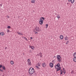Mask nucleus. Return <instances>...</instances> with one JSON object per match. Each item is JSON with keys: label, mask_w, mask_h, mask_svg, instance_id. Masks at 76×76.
Returning <instances> with one entry per match:
<instances>
[{"label": "nucleus", "mask_w": 76, "mask_h": 76, "mask_svg": "<svg viewBox=\"0 0 76 76\" xmlns=\"http://www.w3.org/2000/svg\"><path fill=\"white\" fill-rule=\"evenodd\" d=\"M7 28H8V29H10V28H11V27H10V26H9L7 27Z\"/></svg>", "instance_id": "cd10ccee"}, {"label": "nucleus", "mask_w": 76, "mask_h": 76, "mask_svg": "<svg viewBox=\"0 0 76 76\" xmlns=\"http://www.w3.org/2000/svg\"><path fill=\"white\" fill-rule=\"evenodd\" d=\"M27 64L28 66H31V61L29 59H28L27 60Z\"/></svg>", "instance_id": "7ed1b4c3"}, {"label": "nucleus", "mask_w": 76, "mask_h": 76, "mask_svg": "<svg viewBox=\"0 0 76 76\" xmlns=\"http://www.w3.org/2000/svg\"><path fill=\"white\" fill-rule=\"evenodd\" d=\"M66 44H68V43L66 42Z\"/></svg>", "instance_id": "c03bdc74"}, {"label": "nucleus", "mask_w": 76, "mask_h": 76, "mask_svg": "<svg viewBox=\"0 0 76 76\" xmlns=\"http://www.w3.org/2000/svg\"><path fill=\"white\" fill-rule=\"evenodd\" d=\"M17 33H18L19 35H23V34L21 33H18V32H17Z\"/></svg>", "instance_id": "2eb2a0df"}, {"label": "nucleus", "mask_w": 76, "mask_h": 76, "mask_svg": "<svg viewBox=\"0 0 76 76\" xmlns=\"http://www.w3.org/2000/svg\"><path fill=\"white\" fill-rule=\"evenodd\" d=\"M42 53H39V55L40 57H42Z\"/></svg>", "instance_id": "a878e982"}, {"label": "nucleus", "mask_w": 76, "mask_h": 76, "mask_svg": "<svg viewBox=\"0 0 76 76\" xmlns=\"http://www.w3.org/2000/svg\"><path fill=\"white\" fill-rule=\"evenodd\" d=\"M3 76H4V75H3Z\"/></svg>", "instance_id": "09e8293b"}, {"label": "nucleus", "mask_w": 76, "mask_h": 76, "mask_svg": "<svg viewBox=\"0 0 76 76\" xmlns=\"http://www.w3.org/2000/svg\"><path fill=\"white\" fill-rule=\"evenodd\" d=\"M33 12H34V10H33Z\"/></svg>", "instance_id": "de8ad7c7"}, {"label": "nucleus", "mask_w": 76, "mask_h": 76, "mask_svg": "<svg viewBox=\"0 0 76 76\" xmlns=\"http://www.w3.org/2000/svg\"><path fill=\"white\" fill-rule=\"evenodd\" d=\"M40 20L39 21V24L40 25H42L44 20H43L42 19H40Z\"/></svg>", "instance_id": "20e7f679"}, {"label": "nucleus", "mask_w": 76, "mask_h": 76, "mask_svg": "<svg viewBox=\"0 0 76 76\" xmlns=\"http://www.w3.org/2000/svg\"><path fill=\"white\" fill-rule=\"evenodd\" d=\"M65 40H66V41H67L68 40V37H65Z\"/></svg>", "instance_id": "dca6fc26"}, {"label": "nucleus", "mask_w": 76, "mask_h": 76, "mask_svg": "<svg viewBox=\"0 0 76 76\" xmlns=\"http://www.w3.org/2000/svg\"><path fill=\"white\" fill-rule=\"evenodd\" d=\"M2 69L4 70H6V68H5V66H2Z\"/></svg>", "instance_id": "4be33fe9"}, {"label": "nucleus", "mask_w": 76, "mask_h": 76, "mask_svg": "<svg viewBox=\"0 0 76 76\" xmlns=\"http://www.w3.org/2000/svg\"><path fill=\"white\" fill-rule=\"evenodd\" d=\"M37 65L39 67H40L41 66V63H37Z\"/></svg>", "instance_id": "412c9836"}, {"label": "nucleus", "mask_w": 76, "mask_h": 76, "mask_svg": "<svg viewBox=\"0 0 76 76\" xmlns=\"http://www.w3.org/2000/svg\"><path fill=\"white\" fill-rule=\"evenodd\" d=\"M57 17L58 19H60V15H57Z\"/></svg>", "instance_id": "a211bd4d"}, {"label": "nucleus", "mask_w": 76, "mask_h": 76, "mask_svg": "<svg viewBox=\"0 0 76 76\" xmlns=\"http://www.w3.org/2000/svg\"><path fill=\"white\" fill-rule=\"evenodd\" d=\"M31 3H35V1L34 0H32L31 1Z\"/></svg>", "instance_id": "6ab92c4d"}, {"label": "nucleus", "mask_w": 76, "mask_h": 76, "mask_svg": "<svg viewBox=\"0 0 76 76\" xmlns=\"http://www.w3.org/2000/svg\"><path fill=\"white\" fill-rule=\"evenodd\" d=\"M23 55H24V53H23Z\"/></svg>", "instance_id": "8fccbe9b"}, {"label": "nucleus", "mask_w": 76, "mask_h": 76, "mask_svg": "<svg viewBox=\"0 0 76 76\" xmlns=\"http://www.w3.org/2000/svg\"><path fill=\"white\" fill-rule=\"evenodd\" d=\"M31 48L32 50H34V46H32L31 47Z\"/></svg>", "instance_id": "bb28decb"}, {"label": "nucleus", "mask_w": 76, "mask_h": 76, "mask_svg": "<svg viewBox=\"0 0 76 76\" xmlns=\"http://www.w3.org/2000/svg\"><path fill=\"white\" fill-rule=\"evenodd\" d=\"M3 67V66L1 65H0V68H1V67Z\"/></svg>", "instance_id": "2f4dec72"}, {"label": "nucleus", "mask_w": 76, "mask_h": 76, "mask_svg": "<svg viewBox=\"0 0 76 76\" xmlns=\"http://www.w3.org/2000/svg\"><path fill=\"white\" fill-rule=\"evenodd\" d=\"M7 16V18H10V17L8 15Z\"/></svg>", "instance_id": "e433bc0d"}, {"label": "nucleus", "mask_w": 76, "mask_h": 76, "mask_svg": "<svg viewBox=\"0 0 76 76\" xmlns=\"http://www.w3.org/2000/svg\"><path fill=\"white\" fill-rule=\"evenodd\" d=\"M0 71H1V72H3V69H1Z\"/></svg>", "instance_id": "f704fd0d"}, {"label": "nucleus", "mask_w": 76, "mask_h": 76, "mask_svg": "<svg viewBox=\"0 0 76 76\" xmlns=\"http://www.w3.org/2000/svg\"><path fill=\"white\" fill-rule=\"evenodd\" d=\"M74 73V71H72L71 72V73L73 74Z\"/></svg>", "instance_id": "c9c22d12"}, {"label": "nucleus", "mask_w": 76, "mask_h": 76, "mask_svg": "<svg viewBox=\"0 0 76 76\" xmlns=\"http://www.w3.org/2000/svg\"><path fill=\"white\" fill-rule=\"evenodd\" d=\"M57 60L59 61V62H61V59H60V58L58 59Z\"/></svg>", "instance_id": "aec40b11"}, {"label": "nucleus", "mask_w": 76, "mask_h": 76, "mask_svg": "<svg viewBox=\"0 0 76 76\" xmlns=\"http://www.w3.org/2000/svg\"><path fill=\"white\" fill-rule=\"evenodd\" d=\"M41 31V29L39 27L36 26V28L34 29V32H35V34H38L37 32H40Z\"/></svg>", "instance_id": "f03ea898"}, {"label": "nucleus", "mask_w": 76, "mask_h": 76, "mask_svg": "<svg viewBox=\"0 0 76 76\" xmlns=\"http://www.w3.org/2000/svg\"><path fill=\"white\" fill-rule=\"evenodd\" d=\"M48 24H46V28H48Z\"/></svg>", "instance_id": "c756f323"}, {"label": "nucleus", "mask_w": 76, "mask_h": 76, "mask_svg": "<svg viewBox=\"0 0 76 76\" xmlns=\"http://www.w3.org/2000/svg\"><path fill=\"white\" fill-rule=\"evenodd\" d=\"M56 69H57L56 71L57 72H58L59 70H60V69L58 68H56V66H55Z\"/></svg>", "instance_id": "9d476101"}, {"label": "nucleus", "mask_w": 76, "mask_h": 76, "mask_svg": "<svg viewBox=\"0 0 76 76\" xmlns=\"http://www.w3.org/2000/svg\"><path fill=\"white\" fill-rule=\"evenodd\" d=\"M10 63L11 64H14V62L12 61H11Z\"/></svg>", "instance_id": "f3484780"}, {"label": "nucleus", "mask_w": 76, "mask_h": 76, "mask_svg": "<svg viewBox=\"0 0 76 76\" xmlns=\"http://www.w3.org/2000/svg\"><path fill=\"white\" fill-rule=\"evenodd\" d=\"M73 61H74V62H76V58L75 57H74L73 58Z\"/></svg>", "instance_id": "4468645a"}, {"label": "nucleus", "mask_w": 76, "mask_h": 76, "mask_svg": "<svg viewBox=\"0 0 76 76\" xmlns=\"http://www.w3.org/2000/svg\"><path fill=\"white\" fill-rule=\"evenodd\" d=\"M0 6H1H1H2V5H1V4H0Z\"/></svg>", "instance_id": "ea45409f"}, {"label": "nucleus", "mask_w": 76, "mask_h": 76, "mask_svg": "<svg viewBox=\"0 0 76 76\" xmlns=\"http://www.w3.org/2000/svg\"><path fill=\"white\" fill-rule=\"evenodd\" d=\"M45 64V63H43L42 64V66H43L44 67H45V66H46V65Z\"/></svg>", "instance_id": "1a4fd4ad"}, {"label": "nucleus", "mask_w": 76, "mask_h": 76, "mask_svg": "<svg viewBox=\"0 0 76 76\" xmlns=\"http://www.w3.org/2000/svg\"><path fill=\"white\" fill-rule=\"evenodd\" d=\"M67 42L68 43V42H69V41H67Z\"/></svg>", "instance_id": "a18cd8bd"}, {"label": "nucleus", "mask_w": 76, "mask_h": 76, "mask_svg": "<svg viewBox=\"0 0 76 76\" xmlns=\"http://www.w3.org/2000/svg\"><path fill=\"white\" fill-rule=\"evenodd\" d=\"M28 72L30 75H32V74L34 73L35 72V71L34 68L32 67H31L29 69Z\"/></svg>", "instance_id": "f257e3e1"}, {"label": "nucleus", "mask_w": 76, "mask_h": 76, "mask_svg": "<svg viewBox=\"0 0 76 76\" xmlns=\"http://www.w3.org/2000/svg\"><path fill=\"white\" fill-rule=\"evenodd\" d=\"M74 57L76 58V52L74 53Z\"/></svg>", "instance_id": "5701e85b"}, {"label": "nucleus", "mask_w": 76, "mask_h": 76, "mask_svg": "<svg viewBox=\"0 0 76 76\" xmlns=\"http://www.w3.org/2000/svg\"><path fill=\"white\" fill-rule=\"evenodd\" d=\"M63 71H64V72H66V70H65V69Z\"/></svg>", "instance_id": "a19ab883"}, {"label": "nucleus", "mask_w": 76, "mask_h": 76, "mask_svg": "<svg viewBox=\"0 0 76 76\" xmlns=\"http://www.w3.org/2000/svg\"><path fill=\"white\" fill-rule=\"evenodd\" d=\"M54 57H55V56H54Z\"/></svg>", "instance_id": "3c124183"}, {"label": "nucleus", "mask_w": 76, "mask_h": 76, "mask_svg": "<svg viewBox=\"0 0 76 76\" xmlns=\"http://www.w3.org/2000/svg\"><path fill=\"white\" fill-rule=\"evenodd\" d=\"M58 68L60 69V70L61 69V67L59 66V67H58Z\"/></svg>", "instance_id": "473e14b6"}, {"label": "nucleus", "mask_w": 76, "mask_h": 76, "mask_svg": "<svg viewBox=\"0 0 76 76\" xmlns=\"http://www.w3.org/2000/svg\"><path fill=\"white\" fill-rule=\"evenodd\" d=\"M6 48H7V47H5V50H6Z\"/></svg>", "instance_id": "58836bf2"}, {"label": "nucleus", "mask_w": 76, "mask_h": 76, "mask_svg": "<svg viewBox=\"0 0 76 76\" xmlns=\"http://www.w3.org/2000/svg\"><path fill=\"white\" fill-rule=\"evenodd\" d=\"M68 1L70 2L71 1L72 4H73V3H74V2H75V0H68Z\"/></svg>", "instance_id": "0eeeda50"}, {"label": "nucleus", "mask_w": 76, "mask_h": 76, "mask_svg": "<svg viewBox=\"0 0 76 76\" xmlns=\"http://www.w3.org/2000/svg\"><path fill=\"white\" fill-rule=\"evenodd\" d=\"M10 32V30H9L8 29L7 30V32Z\"/></svg>", "instance_id": "72a5a7b5"}, {"label": "nucleus", "mask_w": 76, "mask_h": 76, "mask_svg": "<svg viewBox=\"0 0 76 76\" xmlns=\"http://www.w3.org/2000/svg\"><path fill=\"white\" fill-rule=\"evenodd\" d=\"M64 71H62V69L60 70V75H62L63 74V72H64Z\"/></svg>", "instance_id": "ddd939ff"}, {"label": "nucleus", "mask_w": 76, "mask_h": 76, "mask_svg": "<svg viewBox=\"0 0 76 76\" xmlns=\"http://www.w3.org/2000/svg\"><path fill=\"white\" fill-rule=\"evenodd\" d=\"M23 38L25 40H26V41H28V39H27V38H26L25 37H23Z\"/></svg>", "instance_id": "393cba45"}, {"label": "nucleus", "mask_w": 76, "mask_h": 76, "mask_svg": "<svg viewBox=\"0 0 76 76\" xmlns=\"http://www.w3.org/2000/svg\"><path fill=\"white\" fill-rule=\"evenodd\" d=\"M49 66L51 68H53V66H54V64H53V63L50 62L49 64Z\"/></svg>", "instance_id": "39448f33"}, {"label": "nucleus", "mask_w": 76, "mask_h": 76, "mask_svg": "<svg viewBox=\"0 0 76 76\" xmlns=\"http://www.w3.org/2000/svg\"><path fill=\"white\" fill-rule=\"evenodd\" d=\"M60 38L61 39H63V35L60 36Z\"/></svg>", "instance_id": "f8f14e48"}, {"label": "nucleus", "mask_w": 76, "mask_h": 76, "mask_svg": "<svg viewBox=\"0 0 76 76\" xmlns=\"http://www.w3.org/2000/svg\"><path fill=\"white\" fill-rule=\"evenodd\" d=\"M57 59H59V58H61V56H60V55H58L57 57Z\"/></svg>", "instance_id": "9b49d317"}, {"label": "nucleus", "mask_w": 76, "mask_h": 76, "mask_svg": "<svg viewBox=\"0 0 76 76\" xmlns=\"http://www.w3.org/2000/svg\"><path fill=\"white\" fill-rule=\"evenodd\" d=\"M36 68H37V69H40L39 67L37 66H36Z\"/></svg>", "instance_id": "b1692460"}, {"label": "nucleus", "mask_w": 76, "mask_h": 76, "mask_svg": "<svg viewBox=\"0 0 76 76\" xmlns=\"http://www.w3.org/2000/svg\"><path fill=\"white\" fill-rule=\"evenodd\" d=\"M52 62L53 63V64H54V63H55V62L54 61V60H53Z\"/></svg>", "instance_id": "c85d7f7f"}, {"label": "nucleus", "mask_w": 76, "mask_h": 76, "mask_svg": "<svg viewBox=\"0 0 76 76\" xmlns=\"http://www.w3.org/2000/svg\"><path fill=\"white\" fill-rule=\"evenodd\" d=\"M66 72H64V74H65V73H66Z\"/></svg>", "instance_id": "79ce46f5"}, {"label": "nucleus", "mask_w": 76, "mask_h": 76, "mask_svg": "<svg viewBox=\"0 0 76 76\" xmlns=\"http://www.w3.org/2000/svg\"><path fill=\"white\" fill-rule=\"evenodd\" d=\"M1 70V69L0 68V71Z\"/></svg>", "instance_id": "49530a36"}, {"label": "nucleus", "mask_w": 76, "mask_h": 76, "mask_svg": "<svg viewBox=\"0 0 76 76\" xmlns=\"http://www.w3.org/2000/svg\"><path fill=\"white\" fill-rule=\"evenodd\" d=\"M5 34H4V33L3 32L0 33V35H2L3 36V35H5Z\"/></svg>", "instance_id": "6e6552de"}, {"label": "nucleus", "mask_w": 76, "mask_h": 76, "mask_svg": "<svg viewBox=\"0 0 76 76\" xmlns=\"http://www.w3.org/2000/svg\"><path fill=\"white\" fill-rule=\"evenodd\" d=\"M63 70H65V69H64V68H63Z\"/></svg>", "instance_id": "37998d69"}, {"label": "nucleus", "mask_w": 76, "mask_h": 76, "mask_svg": "<svg viewBox=\"0 0 76 76\" xmlns=\"http://www.w3.org/2000/svg\"><path fill=\"white\" fill-rule=\"evenodd\" d=\"M30 39H32V37H31L30 38Z\"/></svg>", "instance_id": "4c0bfd02"}, {"label": "nucleus", "mask_w": 76, "mask_h": 76, "mask_svg": "<svg viewBox=\"0 0 76 76\" xmlns=\"http://www.w3.org/2000/svg\"><path fill=\"white\" fill-rule=\"evenodd\" d=\"M41 19H43V20H45L44 17H41Z\"/></svg>", "instance_id": "7c9ffc66"}, {"label": "nucleus", "mask_w": 76, "mask_h": 76, "mask_svg": "<svg viewBox=\"0 0 76 76\" xmlns=\"http://www.w3.org/2000/svg\"><path fill=\"white\" fill-rule=\"evenodd\" d=\"M55 66H56H56H57V67L58 68V67H59L60 66V63H58Z\"/></svg>", "instance_id": "423d86ee"}]
</instances>
